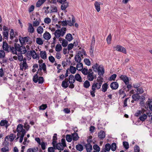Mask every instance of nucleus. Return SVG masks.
<instances>
[{"label":"nucleus","mask_w":152,"mask_h":152,"mask_svg":"<svg viewBox=\"0 0 152 152\" xmlns=\"http://www.w3.org/2000/svg\"><path fill=\"white\" fill-rule=\"evenodd\" d=\"M50 8V13L56 12L58 11L57 7L56 6L51 5Z\"/></svg>","instance_id":"a19ab883"},{"label":"nucleus","mask_w":152,"mask_h":152,"mask_svg":"<svg viewBox=\"0 0 152 152\" xmlns=\"http://www.w3.org/2000/svg\"><path fill=\"white\" fill-rule=\"evenodd\" d=\"M108 87L107 84V83H104L102 85V91L103 92H105L107 89L108 88Z\"/></svg>","instance_id":"cd10ccee"},{"label":"nucleus","mask_w":152,"mask_h":152,"mask_svg":"<svg viewBox=\"0 0 152 152\" xmlns=\"http://www.w3.org/2000/svg\"><path fill=\"white\" fill-rule=\"evenodd\" d=\"M98 137L100 139H103L105 137V133L102 130L100 131L98 134Z\"/></svg>","instance_id":"a211bd4d"},{"label":"nucleus","mask_w":152,"mask_h":152,"mask_svg":"<svg viewBox=\"0 0 152 152\" xmlns=\"http://www.w3.org/2000/svg\"><path fill=\"white\" fill-rule=\"evenodd\" d=\"M38 74H36L34 77L33 80L35 83H37L38 81V76L37 75Z\"/></svg>","instance_id":"0e129e2a"},{"label":"nucleus","mask_w":152,"mask_h":152,"mask_svg":"<svg viewBox=\"0 0 152 152\" xmlns=\"http://www.w3.org/2000/svg\"><path fill=\"white\" fill-rule=\"evenodd\" d=\"M28 32L31 34L33 33L34 32V28L32 24L30 23H28Z\"/></svg>","instance_id":"6ab92c4d"},{"label":"nucleus","mask_w":152,"mask_h":152,"mask_svg":"<svg viewBox=\"0 0 152 152\" xmlns=\"http://www.w3.org/2000/svg\"><path fill=\"white\" fill-rule=\"evenodd\" d=\"M40 55L41 57L43 59H45L47 58L46 53L45 51H41Z\"/></svg>","instance_id":"b1692460"},{"label":"nucleus","mask_w":152,"mask_h":152,"mask_svg":"<svg viewBox=\"0 0 152 152\" xmlns=\"http://www.w3.org/2000/svg\"><path fill=\"white\" fill-rule=\"evenodd\" d=\"M17 51L21 53V54H24L26 52V50L25 47L23 46H20V45L17 44Z\"/></svg>","instance_id":"6e6552de"},{"label":"nucleus","mask_w":152,"mask_h":152,"mask_svg":"<svg viewBox=\"0 0 152 152\" xmlns=\"http://www.w3.org/2000/svg\"><path fill=\"white\" fill-rule=\"evenodd\" d=\"M120 78L124 82L126 85L128 84L129 83V79L126 76L121 75L120 77Z\"/></svg>","instance_id":"2eb2a0df"},{"label":"nucleus","mask_w":152,"mask_h":152,"mask_svg":"<svg viewBox=\"0 0 152 152\" xmlns=\"http://www.w3.org/2000/svg\"><path fill=\"white\" fill-rule=\"evenodd\" d=\"M115 48H116V50L117 51L121 52L125 54H126V53L125 48L121 45H118Z\"/></svg>","instance_id":"f8f14e48"},{"label":"nucleus","mask_w":152,"mask_h":152,"mask_svg":"<svg viewBox=\"0 0 152 152\" xmlns=\"http://www.w3.org/2000/svg\"><path fill=\"white\" fill-rule=\"evenodd\" d=\"M29 54L33 59H39V55L37 54L34 50H31Z\"/></svg>","instance_id":"ddd939ff"},{"label":"nucleus","mask_w":152,"mask_h":152,"mask_svg":"<svg viewBox=\"0 0 152 152\" xmlns=\"http://www.w3.org/2000/svg\"><path fill=\"white\" fill-rule=\"evenodd\" d=\"M75 81V77L73 75H70L69 77V79H68V82L70 84L69 86V87L70 88H73L74 87V85L73 83Z\"/></svg>","instance_id":"0eeeda50"},{"label":"nucleus","mask_w":152,"mask_h":152,"mask_svg":"<svg viewBox=\"0 0 152 152\" xmlns=\"http://www.w3.org/2000/svg\"><path fill=\"white\" fill-rule=\"evenodd\" d=\"M44 21L45 23L49 24L51 22V20L49 18H46L45 19Z\"/></svg>","instance_id":"774afa93"},{"label":"nucleus","mask_w":152,"mask_h":152,"mask_svg":"<svg viewBox=\"0 0 152 152\" xmlns=\"http://www.w3.org/2000/svg\"><path fill=\"white\" fill-rule=\"evenodd\" d=\"M87 77L88 80L90 81H92L94 79V73L91 69L88 70V73L87 74Z\"/></svg>","instance_id":"9d476101"},{"label":"nucleus","mask_w":152,"mask_h":152,"mask_svg":"<svg viewBox=\"0 0 152 152\" xmlns=\"http://www.w3.org/2000/svg\"><path fill=\"white\" fill-rule=\"evenodd\" d=\"M146 103L149 106L150 110H152V99H149Z\"/></svg>","instance_id":"473e14b6"},{"label":"nucleus","mask_w":152,"mask_h":152,"mask_svg":"<svg viewBox=\"0 0 152 152\" xmlns=\"http://www.w3.org/2000/svg\"><path fill=\"white\" fill-rule=\"evenodd\" d=\"M65 38L69 41H71L73 39V37L70 34H67Z\"/></svg>","instance_id":"ea45409f"},{"label":"nucleus","mask_w":152,"mask_h":152,"mask_svg":"<svg viewBox=\"0 0 152 152\" xmlns=\"http://www.w3.org/2000/svg\"><path fill=\"white\" fill-rule=\"evenodd\" d=\"M62 48V47L60 44H57L56 46L55 50L56 51L58 52L61 50Z\"/></svg>","instance_id":"de8ad7c7"},{"label":"nucleus","mask_w":152,"mask_h":152,"mask_svg":"<svg viewBox=\"0 0 152 152\" xmlns=\"http://www.w3.org/2000/svg\"><path fill=\"white\" fill-rule=\"evenodd\" d=\"M2 48L3 50H5L6 51H7L8 52H9V46L8 45V44L5 42H3V46H2Z\"/></svg>","instance_id":"5701e85b"},{"label":"nucleus","mask_w":152,"mask_h":152,"mask_svg":"<svg viewBox=\"0 0 152 152\" xmlns=\"http://www.w3.org/2000/svg\"><path fill=\"white\" fill-rule=\"evenodd\" d=\"M111 148V146L109 143H107L105 145V148L104 150L109 151Z\"/></svg>","instance_id":"4d7b16f0"},{"label":"nucleus","mask_w":152,"mask_h":152,"mask_svg":"<svg viewBox=\"0 0 152 152\" xmlns=\"http://www.w3.org/2000/svg\"><path fill=\"white\" fill-rule=\"evenodd\" d=\"M37 31L38 34H41L43 33L44 29L42 26H39L37 28Z\"/></svg>","instance_id":"e433bc0d"},{"label":"nucleus","mask_w":152,"mask_h":152,"mask_svg":"<svg viewBox=\"0 0 152 152\" xmlns=\"http://www.w3.org/2000/svg\"><path fill=\"white\" fill-rule=\"evenodd\" d=\"M57 140V134H54V136L53 137V142H52V144L53 145V146H54L55 145V144L56 143V140Z\"/></svg>","instance_id":"79ce46f5"},{"label":"nucleus","mask_w":152,"mask_h":152,"mask_svg":"<svg viewBox=\"0 0 152 152\" xmlns=\"http://www.w3.org/2000/svg\"><path fill=\"white\" fill-rule=\"evenodd\" d=\"M83 65L81 63H78L77 64L76 66V69L77 70L81 71L83 69Z\"/></svg>","instance_id":"72a5a7b5"},{"label":"nucleus","mask_w":152,"mask_h":152,"mask_svg":"<svg viewBox=\"0 0 152 152\" xmlns=\"http://www.w3.org/2000/svg\"><path fill=\"white\" fill-rule=\"evenodd\" d=\"M66 1V0H61L60 2H59L62 4L61 7L63 10H65L68 6V4Z\"/></svg>","instance_id":"9b49d317"},{"label":"nucleus","mask_w":152,"mask_h":152,"mask_svg":"<svg viewBox=\"0 0 152 152\" xmlns=\"http://www.w3.org/2000/svg\"><path fill=\"white\" fill-rule=\"evenodd\" d=\"M66 139L67 141L69 142H70L72 140V138L70 135L67 134L66 136Z\"/></svg>","instance_id":"864d4df0"},{"label":"nucleus","mask_w":152,"mask_h":152,"mask_svg":"<svg viewBox=\"0 0 152 152\" xmlns=\"http://www.w3.org/2000/svg\"><path fill=\"white\" fill-rule=\"evenodd\" d=\"M84 62L85 64L88 66H89L91 65V62L87 58H86L84 59Z\"/></svg>","instance_id":"69168bd1"},{"label":"nucleus","mask_w":152,"mask_h":152,"mask_svg":"<svg viewBox=\"0 0 152 152\" xmlns=\"http://www.w3.org/2000/svg\"><path fill=\"white\" fill-rule=\"evenodd\" d=\"M123 143L125 148L126 149H127L129 148L128 143L127 142H123Z\"/></svg>","instance_id":"338daca9"},{"label":"nucleus","mask_w":152,"mask_h":152,"mask_svg":"<svg viewBox=\"0 0 152 152\" xmlns=\"http://www.w3.org/2000/svg\"><path fill=\"white\" fill-rule=\"evenodd\" d=\"M103 82V78L100 76L98 77L96 80V82L98 83H100L101 84V85H102Z\"/></svg>","instance_id":"c03bdc74"},{"label":"nucleus","mask_w":152,"mask_h":152,"mask_svg":"<svg viewBox=\"0 0 152 152\" xmlns=\"http://www.w3.org/2000/svg\"><path fill=\"white\" fill-rule=\"evenodd\" d=\"M16 130L18 132L17 136L20 135L21 134H25L26 133L25 130L23 128V125L21 124L17 126Z\"/></svg>","instance_id":"39448f33"},{"label":"nucleus","mask_w":152,"mask_h":152,"mask_svg":"<svg viewBox=\"0 0 152 152\" xmlns=\"http://www.w3.org/2000/svg\"><path fill=\"white\" fill-rule=\"evenodd\" d=\"M76 149L80 151H81L83 150V147L82 145L78 144L76 145Z\"/></svg>","instance_id":"58836bf2"},{"label":"nucleus","mask_w":152,"mask_h":152,"mask_svg":"<svg viewBox=\"0 0 152 152\" xmlns=\"http://www.w3.org/2000/svg\"><path fill=\"white\" fill-rule=\"evenodd\" d=\"M54 145H55L53 147L55 148V149H57L60 151H62L64 150L63 146L61 145V143H58L56 144V143Z\"/></svg>","instance_id":"dca6fc26"},{"label":"nucleus","mask_w":152,"mask_h":152,"mask_svg":"<svg viewBox=\"0 0 152 152\" xmlns=\"http://www.w3.org/2000/svg\"><path fill=\"white\" fill-rule=\"evenodd\" d=\"M37 148H30L27 150V152H37Z\"/></svg>","instance_id":"8fccbe9b"},{"label":"nucleus","mask_w":152,"mask_h":152,"mask_svg":"<svg viewBox=\"0 0 152 152\" xmlns=\"http://www.w3.org/2000/svg\"><path fill=\"white\" fill-rule=\"evenodd\" d=\"M19 41L21 45L26 44L30 45L32 43L31 38L29 37H21L20 38Z\"/></svg>","instance_id":"20e7f679"},{"label":"nucleus","mask_w":152,"mask_h":152,"mask_svg":"<svg viewBox=\"0 0 152 152\" xmlns=\"http://www.w3.org/2000/svg\"><path fill=\"white\" fill-rule=\"evenodd\" d=\"M8 121L5 120H1L0 123V125L1 126H5L6 128L8 126L7 125Z\"/></svg>","instance_id":"c85d7f7f"},{"label":"nucleus","mask_w":152,"mask_h":152,"mask_svg":"<svg viewBox=\"0 0 152 152\" xmlns=\"http://www.w3.org/2000/svg\"><path fill=\"white\" fill-rule=\"evenodd\" d=\"M98 74L99 75H102L104 73V69L103 67L101 65L99 66V68L98 69Z\"/></svg>","instance_id":"412c9836"},{"label":"nucleus","mask_w":152,"mask_h":152,"mask_svg":"<svg viewBox=\"0 0 152 152\" xmlns=\"http://www.w3.org/2000/svg\"><path fill=\"white\" fill-rule=\"evenodd\" d=\"M69 72L72 74H75L76 71V69L75 67L73 66H70L69 69Z\"/></svg>","instance_id":"f704fd0d"},{"label":"nucleus","mask_w":152,"mask_h":152,"mask_svg":"<svg viewBox=\"0 0 152 152\" xmlns=\"http://www.w3.org/2000/svg\"><path fill=\"white\" fill-rule=\"evenodd\" d=\"M39 68L38 69L37 73L39 74L40 75H42V69L45 72H46V66L45 63H43L42 64H39Z\"/></svg>","instance_id":"423d86ee"},{"label":"nucleus","mask_w":152,"mask_h":152,"mask_svg":"<svg viewBox=\"0 0 152 152\" xmlns=\"http://www.w3.org/2000/svg\"><path fill=\"white\" fill-rule=\"evenodd\" d=\"M111 88L113 89H116L118 87V83L115 82L112 83L110 85Z\"/></svg>","instance_id":"aec40b11"},{"label":"nucleus","mask_w":152,"mask_h":152,"mask_svg":"<svg viewBox=\"0 0 152 152\" xmlns=\"http://www.w3.org/2000/svg\"><path fill=\"white\" fill-rule=\"evenodd\" d=\"M15 47H10V51L11 53L13 54H15L17 55V44H15L14 45Z\"/></svg>","instance_id":"4468645a"},{"label":"nucleus","mask_w":152,"mask_h":152,"mask_svg":"<svg viewBox=\"0 0 152 152\" xmlns=\"http://www.w3.org/2000/svg\"><path fill=\"white\" fill-rule=\"evenodd\" d=\"M3 34L4 37L6 39H7L8 37V31H5L3 32Z\"/></svg>","instance_id":"052dcab7"},{"label":"nucleus","mask_w":152,"mask_h":152,"mask_svg":"<svg viewBox=\"0 0 152 152\" xmlns=\"http://www.w3.org/2000/svg\"><path fill=\"white\" fill-rule=\"evenodd\" d=\"M100 4L97 1H96L94 4L95 8L98 12H99L100 10Z\"/></svg>","instance_id":"2f4dec72"},{"label":"nucleus","mask_w":152,"mask_h":152,"mask_svg":"<svg viewBox=\"0 0 152 152\" xmlns=\"http://www.w3.org/2000/svg\"><path fill=\"white\" fill-rule=\"evenodd\" d=\"M69 20L67 21V24L69 26H74L75 22V19L73 15H72L71 17L69 18Z\"/></svg>","instance_id":"1a4fd4ad"},{"label":"nucleus","mask_w":152,"mask_h":152,"mask_svg":"<svg viewBox=\"0 0 152 152\" xmlns=\"http://www.w3.org/2000/svg\"><path fill=\"white\" fill-rule=\"evenodd\" d=\"M140 96L138 95V94H133L132 96V98L134 100H138L139 99Z\"/></svg>","instance_id":"37998d69"},{"label":"nucleus","mask_w":152,"mask_h":152,"mask_svg":"<svg viewBox=\"0 0 152 152\" xmlns=\"http://www.w3.org/2000/svg\"><path fill=\"white\" fill-rule=\"evenodd\" d=\"M116 144L115 143H113L111 146V150L113 151H115L116 149Z\"/></svg>","instance_id":"6e6d98bb"},{"label":"nucleus","mask_w":152,"mask_h":152,"mask_svg":"<svg viewBox=\"0 0 152 152\" xmlns=\"http://www.w3.org/2000/svg\"><path fill=\"white\" fill-rule=\"evenodd\" d=\"M85 147L87 152H90L92 150V146L89 143L86 144Z\"/></svg>","instance_id":"bb28decb"},{"label":"nucleus","mask_w":152,"mask_h":152,"mask_svg":"<svg viewBox=\"0 0 152 152\" xmlns=\"http://www.w3.org/2000/svg\"><path fill=\"white\" fill-rule=\"evenodd\" d=\"M10 38L12 39L14 37L15 35L14 34V31L13 29H11L10 33Z\"/></svg>","instance_id":"13d9d810"},{"label":"nucleus","mask_w":152,"mask_h":152,"mask_svg":"<svg viewBox=\"0 0 152 152\" xmlns=\"http://www.w3.org/2000/svg\"><path fill=\"white\" fill-rule=\"evenodd\" d=\"M28 66L27 65V63L26 62V61L24 60H23V63L22 65L20 66V69L23 70H25L26 69L28 68Z\"/></svg>","instance_id":"4be33fe9"},{"label":"nucleus","mask_w":152,"mask_h":152,"mask_svg":"<svg viewBox=\"0 0 152 152\" xmlns=\"http://www.w3.org/2000/svg\"><path fill=\"white\" fill-rule=\"evenodd\" d=\"M75 60L76 62L77 63L80 62L81 59L80 55H77L75 57Z\"/></svg>","instance_id":"4c0bfd02"},{"label":"nucleus","mask_w":152,"mask_h":152,"mask_svg":"<svg viewBox=\"0 0 152 152\" xmlns=\"http://www.w3.org/2000/svg\"><path fill=\"white\" fill-rule=\"evenodd\" d=\"M92 68L94 71L96 72L99 68V66L96 63L92 66Z\"/></svg>","instance_id":"3c124183"},{"label":"nucleus","mask_w":152,"mask_h":152,"mask_svg":"<svg viewBox=\"0 0 152 152\" xmlns=\"http://www.w3.org/2000/svg\"><path fill=\"white\" fill-rule=\"evenodd\" d=\"M145 111L146 110L144 109L141 110H137L135 115L137 117L140 116L139 118L140 120L142 121H144L147 118V115L144 113Z\"/></svg>","instance_id":"7ed1b4c3"},{"label":"nucleus","mask_w":152,"mask_h":152,"mask_svg":"<svg viewBox=\"0 0 152 152\" xmlns=\"http://www.w3.org/2000/svg\"><path fill=\"white\" fill-rule=\"evenodd\" d=\"M79 137L77 134L76 133L72 134V138L73 140H77L78 139Z\"/></svg>","instance_id":"c9c22d12"},{"label":"nucleus","mask_w":152,"mask_h":152,"mask_svg":"<svg viewBox=\"0 0 152 152\" xmlns=\"http://www.w3.org/2000/svg\"><path fill=\"white\" fill-rule=\"evenodd\" d=\"M82 72L83 74L86 75L88 73V70L87 69L84 68L82 70Z\"/></svg>","instance_id":"680f3d73"},{"label":"nucleus","mask_w":152,"mask_h":152,"mask_svg":"<svg viewBox=\"0 0 152 152\" xmlns=\"http://www.w3.org/2000/svg\"><path fill=\"white\" fill-rule=\"evenodd\" d=\"M39 23L40 22L39 20L37 19L36 20L33 22V26L34 27H37L39 25Z\"/></svg>","instance_id":"603ef678"},{"label":"nucleus","mask_w":152,"mask_h":152,"mask_svg":"<svg viewBox=\"0 0 152 152\" xmlns=\"http://www.w3.org/2000/svg\"><path fill=\"white\" fill-rule=\"evenodd\" d=\"M90 85V82L88 80H86L83 83V86L86 88H88Z\"/></svg>","instance_id":"49530a36"},{"label":"nucleus","mask_w":152,"mask_h":152,"mask_svg":"<svg viewBox=\"0 0 152 152\" xmlns=\"http://www.w3.org/2000/svg\"><path fill=\"white\" fill-rule=\"evenodd\" d=\"M68 45L67 41L65 39H63L62 42V45L64 47H65L67 46Z\"/></svg>","instance_id":"e2e57ef3"},{"label":"nucleus","mask_w":152,"mask_h":152,"mask_svg":"<svg viewBox=\"0 0 152 152\" xmlns=\"http://www.w3.org/2000/svg\"><path fill=\"white\" fill-rule=\"evenodd\" d=\"M62 86L65 88H67L69 86V84L68 83V79H65V80L63 81L62 82Z\"/></svg>","instance_id":"a878e982"},{"label":"nucleus","mask_w":152,"mask_h":152,"mask_svg":"<svg viewBox=\"0 0 152 152\" xmlns=\"http://www.w3.org/2000/svg\"><path fill=\"white\" fill-rule=\"evenodd\" d=\"M136 92L138 94H142L144 92V90L142 87H139L137 89Z\"/></svg>","instance_id":"a18cd8bd"},{"label":"nucleus","mask_w":152,"mask_h":152,"mask_svg":"<svg viewBox=\"0 0 152 152\" xmlns=\"http://www.w3.org/2000/svg\"><path fill=\"white\" fill-rule=\"evenodd\" d=\"M75 78L76 80L80 82H82V78L80 75L79 74H77L75 75Z\"/></svg>","instance_id":"c756f323"},{"label":"nucleus","mask_w":152,"mask_h":152,"mask_svg":"<svg viewBox=\"0 0 152 152\" xmlns=\"http://www.w3.org/2000/svg\"><path fill=\"white\" fill-rule=\"evenodd\" d=\"M16 137V135L13 134H11L9 137L10 141H12Z\"/></svg>","instance_id":"5fc2aeb1"},{"label":"nucleus","mask_w":152,"mask_h":152,"mask_svg":"<svg viewBox=\"0 0 152 152\" xmlns=\"http://www.w3.org/2000/svg\"><path fill=\"white\" fill-rule=\"evenodd\" d=\"M41 145V147L42 149L43 150H45L46 149V147L47 145V142H42L40 144H39Z\"/></svg>","instance_id":"09e8293b"},{"label":"nucleus","mask_w":152,"mask_h":152,"mask_svg":"<svg viewBox=\"0 0 152 152\" xmlns=\"http://www.w3.org/2000/svg\"><path fill=\"white\" fill-rule=\"evenodd\" d=\"M107 43L108 44H110L111 43V42L112 40V37L111 34H110L108 36L107 38Z\"/></svg>","instance_id":"bf43d9fd"},{"label":"nucleus","mask_w":152,"mask_h":152,"mask_svg":"<svg viewBox=\"0 0 152 152\" xmlns=\"http://www.w3.org/2000/svg\"><path fill=\"white\" fill-rule=\"evenodd\" d=\"M36 43L40 45H42L44 41L42 39L40 38H37L36 39Z\"/></svg>","instance_id":"7c9ffc66"},{"label":"nucleus","mask_w":152,"mask_h":152,"mask_svg":"<svg viewBox=\"0 0 152 152\" xmlns=\"http://www.w3.org/2000/svg\"><path fill=\"white\" fill-rule=\"evenodd\" d=\"M43 37L45 40L48 41L51 38V35L48 32L46 31L43 34Z\"/></svg>","instance_id":"f3484780"},{"label":"nucleus","mask_w":152,"mask_h":152,"mask_svg":"<svg viewBox=\"0 0 152 152\" xmlns=\"http://www.w3.org/2000/svg\"><path fill=\"white\" fill-rule=\"evenodd\" d=\"M102 85L100 83H98L94 82L92 85V88L90 92L91 95L92 97H94L95 96V93L96 91V90L100 89Z\"/></svg>","instance_id":"f03ea898"},{"label":"nucleus","mask_w":152,"mask_h":152,"mask_svg":"<svg viewBox=\"0 0 152 152\" xmlns=\"http://www.w3.org/2000/svg\"><path fill=\"white\" fill-rule=\"evenodd\" d=\"M66 30V28L62 27L60 29L55 31L54 33L55 36L53 38L54 42L56 41V38L58 39L61 37H63L65 34Z\"/></svg>","instance_id":"f257e3e1"},{"label":"nucleus","mask_w":152,"mask_h":152,"mask_svg":"<svg viewBox=\"0 0 152 152\" xmlns=\"http://www.w3.org/2000/svg\"><path fill=\"white\" fill-rule=\"evenodd\" d=\"M140 104L142 107H144L145 105L144 101L145 100V98L144 96H142L140 98Z\"/></svg>","instance_id":"393cba45"}]
</instances>
